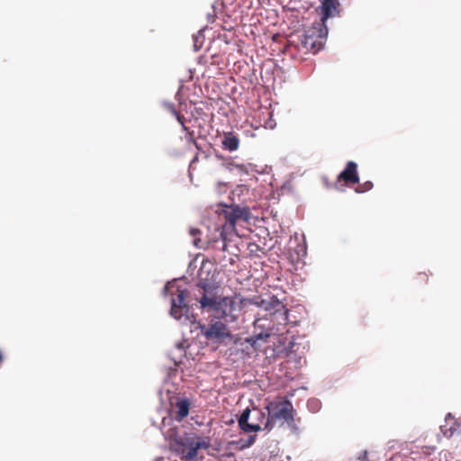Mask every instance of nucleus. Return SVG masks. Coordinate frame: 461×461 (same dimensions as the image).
Wrapping results in <instances>:
<instances>
[{
	"label": "nucleus",
	"mask_w": 461,
	"mask_h": 461,
	"mask_svg": "<svg viewBox=\"0 0 461 461\" xmlns=\"http://www.w3.org/2000/svg\"><path fill=\"white\" fill-rule=\"evenodd\" d=\"M260 306L269 312L271 318L258 317L253 322V334L245 339V342L257 348L260 342H266L272 334L274 322L285 325L288 321L289 311L276 296L269 300H262Z\"/></svg>",
	"instance_id": "f257e3e1"
},
{
	"label": "nucleus",
	"mask_w": 461,
	"mask_h": 461,
	"mask_svg": "<svg viewBox=\"0 0 461 461\" xmlns=\"http://www.w3.org/2000/svg\"><path fill=\"white\" fill-rule=\"evenodd\" d=\"M203 291L198 300L200 308L210 312L214 320L233 324L240 316L241 306L236 296H216L212 294L210 285L206 281H200L197 285Z\"/></svg>",
	"instance_id": "f03ea898"
},
{
	"label": "nucleus",
	"mask_w": 461,
	"mask_h": 461,
	"mask_svg": "<svg viewBox=\"0 0 461 461\" xmlns=\"http://www.w3.org/2000/svg\"><path fill=\"white\" fill-rule=\"evenodd\" d=\"M163 434L166 439L171 441L170 447L181 458L192 460L203 451L207 450L211 446V438L197 433L179 434L177 427L163 428Z\"/></svg>",
	"instance_id": "7ed1b4c3"
},
{
	"label": "nucleus",
	"mask_w": 461,
	"mask_h": 461,
	"mask_svg": "<svg viewBox=\"0 0 461 461\" xmlns=\"http://www.w3.org/2000/svg\"><path fill=\"white\" fill-rule=\"evenodd\" d=\"M166 294L171 297L169 313L171 317L183 324L195 322L190 306L186 303L187 289L177 285L176 281L168 282L164 288Z\"/></svg>",
	"instance_id": "20e7f679"
},
{
	"label": "nucleus",
	"mask_w": 461,
	"mask_h": 461,
	"mask_svg": "<svg viewBox=\"0 0 461 461\" xmlns=\"http://www.w3.org/2000/svg\"><path fill=\"white\" fill-rule=\"evenodd\" d=\"M267 418L265 424L266 430H271L276 423L288 425L294 422V409L292 402L284 398L276 397L267 402L265 407Z\"/></svg>",
	"instance_id": "39448f33"
},
{
	"label": "nucleus",
	"mask_w": 461,
	"mask_h": 461,
	"mask_svg": "<svg viewBox=\"0 0 461 461\" xmlns=\"http://www.w3.org/2000/svg\"><path fill=\"white\" fill-rule=\"evenodd\" d=\"M267 414L258 408H246L239 418L240 428L247 433L257 432L265 429Z\"/></svg>",
	"instance_id": "423d86ee"
},
{
	"label": "nucleus",
	"mask_w": 461,
	"mask_h": 461,
	"mask_svg": "<svg viewBox=\"0 0 461 461\" xmlns=\"http://www.w3.org/2000/svg\"><path fill=\"white\" fill-rule=\"evenodd\" d=\"M327 34V27L317 23L304 32L301 43L306 50L316 53L322 49Z\"/></svg>",
	"instance_id": "0eeeda50"
},
{
	"label": "nucleus",
	"mask_w": 461,
	"mask_h": 461,
	"mask_svg": "<svg viewBox=\"0 0 461 461\" xmlns=\"http://www.w3.org/2000/svg\"><path fill=\"white\" fill-rule=\"evenodd\" d=\"M220 217L223 218L225 222L222 225V234L235 232V225L238 221L248 222L249 220V212L248 208H240L238 205L225 206Z\"/></svg>",
	"instance_id": "6e6552de"
},
{
	"label": "nucleus",
	"mask_w": 461,
	"mask_h": 461,
	"mask_svg": "<svg viewBox=\"0 0 461 461\" xmlns=\"http://www.w3.org/2000/svg\"><path fill=\"white\" fill-rule=\"evenodd\" d=\"M201 334L208 340L215 343L222 342L226 339L231 338V333L228 329L230 323L220 320L212 321L209 325L197 322Z\"/></svg>",
	"instance_id": "1a4fd4ad"
},
{
	"label": "nucleus",
	"mask_w": 461,
	"mask_h": 461,
	"mask_svg": "<svg viewBox=\"0 0 461 461\" xmlns=\"http://www.w3.org/2000/svg\"><path fill=\"white\" fill-rule=\"evenodd\" d=\"M339 1L338 0H322L321 5L320 6L321 14V24L323 27L326 26L325 23L329 18L336 16L339 13L338 10Z\"/></svg>",
	"instance_id": "9d476101"
},
{
	"label": "nucleus",
	"mask_w": 461,
	"mask_h": 461,
	"mask_svg": "<svg viewBox=\"0 0 461 461\" xmlns=\"http://www.w3.org/2000/svg\"><path fill=\"white\" fill-rule=\"evenodd\" d=\"M357 165L354 161H348L345 169L339 175V179H342L347 183L356 184L359 182L357 174Z\"/></svg>",
	"instance_id": "9b49d317"
},
{
	"label": "nucleus",
	"mask_w": 461,
	"mask_h": 461,
	"mask_svg": "<svg viewBox=\"0 0 461 461\" xmlns=\"http://www.w3.org/2000/svg\"><path fill=\"white\" fill-rule=\"evenodd\" d=\"M176 416L175 420L178 422L182 421L189 414L190 401L186 397H176Z\"/></svg>",
	"instance_id": "f8f14e48"
},
{
	"label": "nucleus",
	"mask_w": 461,
	"mask_h": 461,
	"mask_svg": "<svg viewBox=\"0 0 461 461\" xmlns=\"http://www.w3.org/2000/svg\"><path fill=\"white\" fill-rule=\"evenodd\" d=\"M223 149L230 152L236 151L240 147V139L232 131L225 132L221 140Z\"/></svg>",
	"instance_id": "ddd939ff"
},
{
	"label": "nucleus",
	"mask_w": 461,
	"mask_h": 461,
	"mask_svg": "<svg viewBox=\"0 0 461 461\" xmlns=\"http://www.w3.org/2000/svg\"><path fill=\"white\" fill-rule=\"evenodd\" d=\"M453 420H454V418L451 415V413H448L446 416V419H445L446 424L440 426V431L442 432V434L444 436H446L447 438L453 436L455 431H456V429L454 427L456 425V422H453L452 425L448 426V422Z\"/></svg>",
	"instance_id": "4468645a"
},
{
	"label": "nucleus",
	"mask_w": 461,
	"mask_h": 461,
	"mask_svg": "<svg viewBox=\"0 0 461 461\" xmlns=\"http://www.w3.org/2000/svg\"><path fill=\"white\" fill-rule=\"evenodd\" d=\"M321 403L318 399H310L307 402V408L311 412H317L321 410Z\"/></svg>",
	"instance_id": "2eb2a0df"
},
{
	"label": "nucleus",
	"mask_w": 461,
	"mask_h": 461,
	"mask_svg": "<svg viewBox=\"0 0 461 461\" xmlns=\"http://www.w3.org/2000/svg\"><path fill=\"white\" fill-rule=\"evenodd\" d=\"M372 187H373V183L370 182V181H366V182L359 185L356 188V192L357 193H365V192L369 191L370 189H372Z\"/></svg>",
	"instance_id": "dca6fc26"
},
{
	"label": "nucleus",
	"mask_w": 461,
	"mask_h": 461,
	"mask_svg": "<svg viewBox=\"0 0 461 461\" xmlns=\"http://www.w3.org/2000/svg\"><path fill=\"white\" fill-rule=\"evenodd\" d=\"M189 232H190V235L194 237V240H193L194 245L195 247H199V243H200L201 240L199 238H197V235H199L201 233V231L196 228H191Z\"/></svg>",
	"instance_id": "f3484780"
},
{
	"label": "nucleus",
	"mask_w": 461,
	"mask_h": 461,
	"mask_svg": "<svg viewBox=\"0 0 461 461\" xmlns=\"http://www.w3.org/2000/svg\"><path fill=\"white\" fill-rule=\"evenodd\" d=\"M203 38L202 31H199L196 35L194 36V50L197 51L202 47V41H200Z\"/></svg>",
	"instance_id": "a211bd4d"
},
{
	"label": "nucleus",
	"mask_w": 461,
	"mask_h": 461,
	"mask_svg": "<svg viewBox=\"0 0 461 461\" xmlns=\"http://www.w3.org/2000/svg\"><path fill=\"white\" fill-rule=\"evenodd\" d=\"M176 119L177 120V122L181 124L182 126V129L185 131H188V128L185 126V122H184V117L178 113L176 112V114H173Z\"/></svg>",
	"instance_id": "6ab92c4d"
},
{
	"label": "nucleus",
	"mask_w": 461,
	"mask_h": 461,
	"mask_svg": "<svg viewBox=\"0 0 461 461\" xmlns=\"http://www.w3.org/2000/svg\"><path fill=\"white\" fill-rule=\"evenodd\" d=\"M164 105L172 114H176V110L175 109V106L173 104L164 103Z\"/></svg>",
	"instance_id": "aec40b11"
},
{
	"label": "nucleus",
	"mask_w": 461,
	"mask_h": 461,
	"mask_svg": "<svg viewBox=\"0 0 461 461\" xmlns=\"http://www.w3.org/2000/svg\"><path fill=\"white\" fill-rule=\"evenodd\" d=\"M367 458V451L365 450L363 451L357 457V461H366V459Z\"/></svg>",
	"instance_id": "412c9836"
},
{
	"label": "nucleus",
	"mask_w": 461,
	"mask_h": 461,
	"mask_svg": "<svg viewBox=\"0 0 461 461\" xmlns=\"http://www.w3.org/2000/svg\"><path fill=\"white\" fill-rule=\"evenodd\" d=\"M186 132H187V140H188V141L193 142L194 144H195L197 146V143H196V141L194 139L193 132H190L188 131Z\"/></svg>",
	"instance_id": "4be33fe9"
},
{
	"label": "nucleus",
	"mask_w": 461,
	"mask_h": 461,
	"mask_svg": "<svg viewBox=\"0 0 461 461\" xmlns=\"http://www.w3.org/2000/svg\"><path fill=\"white\" fill-rule=\"evenodd\" d=\"M176 347L180 350H184L186 347V341L184 340L182 342L176 343Z\"/></svg>",
	"instance_id": "5701e85b"
},
{
	"label": "nucleus",
	"mask_w": 461,
	"mask_h": 461,
	"mask_svg": "<svg viewBox=\"0 0 461 461\" xmlns=\"http://www.w3.org/2000/svg\"><path fill=\"white\" fill-rule=\"evenodd\" d=\"M302 251H303V255H304V254H306V248H305V246H303V247L302 248Z\"/></svg>",
	"instance_id": "b1692460"
},
{
	"label": "nucleus",
	"mask_w": 461,
	"mask_h": 461,
	"mask_svg": "<svg viewBox=\"0 0 461 461\" xmlns=\"http://www.w3.org/2000/svg\"><path fill=\"white\" fill-rule=\"evenodd\" d=\"M228 233H224L222 234V232L221 233V235L223 237V240H226V237H224L225 235H227Z\"/></svg>",
	"instance_id": "393cba45"
},
{
	"label": "nucleus",
	"mask_w": 461,
	"mask_h": 461,
	"mask_svg": "<svg viewBox=\"0 0 461 461\" xmlns=\"http://www.w3.org/2000/svg\"><path fill=\"white\" fill-rule=\"evenodd\" d=\"M196 160H197V157H195V158L192 160L191 164H192V163H194V161H196Z\"/></svg>",
	"instance_id": "a878e982"
}]
</instances>
